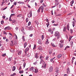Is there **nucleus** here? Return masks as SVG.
<instances>
[{
  "mask_svg": "<svg viewBox=\"0 0 76 76\" xmlns=\"http://www.w3.org/2000/svg\"><path fill=\"white\" fill-rule=\"evenodd\" d=\"M54 35L55 37H57V39H59L60 38V34L59 33L58 31H56Z\"/></svg>",
  "mask_w": 76,
  "mask_h": 76,
  "instance_id": "nucleus-1",
  "label": "nucleus"
},
{
  "mask_svg": "<svg viewBox=\"0 0 76 76\" xmlns=\"http://www.w3.org/2000/svg\"><path fill=\"white\" fill-rule=\"evenodd\" d=\"M26 23H27V22H28L29 20V19H28V18H26Z\"/></svg>",
  "mask_w": 76,
  "mask_h": 76,
  "instance_id": "nucleus-34",
  "label": "nucleus"
},
{
  "mask_svg": "<svg viewBox=\"0 0 76 76\" xmlns=\"http://www.w3.org/2000/svg\"><path fill=\"white\" fill-rule=\"evenodd\" d=\"M12 60V57L9 58V61H11V60Z\"/></svg>",
  "mask_w": 76,
  "mask_h": 76,
  "instance_id": "nucleus-51",
  "label": "nucleus"
},
{
  "mask_svg": "<svg viewBox=\"0 0 76 76\" xmlns=\"http://www.w3.org/2000/svg\"><path fill=\"white\" fill-rule=\"evenodd\" d=\"M63 31L64 32H65V31H66V28L65 26L64 27Z\"/></svg>",
  "mask_w": 76,
  "mask_h": 76,
  "instance_id": "nucleus-25",
  "label": "nucleus"
},
{
  "mask_svg": "<svg viewBox=\"0 0 76 76\" xmlns=\"http://www.w3.org/2000/svg\"><path fill=\"white\" fill-rule=\"evenodd\" d=\"M40 10H41V7H40L39 9H38V11H37V12L39 13V12H40Z\"/></svg>",
  "mask_w": 76,
  "mask_h": 76,
  "instance_id": "nucleus-32",
  "label": "nucleus"
},
{
  "mask_svg": "<svg viewBox=\"0 0 76 76\" xmlns=\"http://www.w3.org/2000/svg\"><path fill=\"white\" fill-rule=\"evenodd\" d=\"M61 57H62V55L61 54H59L57 56V57L59 58H61Z\"/></svg>",
  "mask_w": 76,
  "mask_h": 76,
  "instance_id": "nucleus-10",
  "label": "nucleus"
},
{
  "mask_svg": "<svg viewBox=\"0 0 76 76\" xmlns=\"http://www.w3.org/2000/svg\"><path fill=\"white\" fill-rule=\"evenodd\" d=\"M41 12L42 13V12H43V11L44 10V7H41Z\"/></svg>",
  "mask_w": 76,
  "mask_h": 76,
  "instance_id": "nucleus-19",
  "label": "nucleus"
},
{
  "mask_svg": "<svg viewBox=\"0 0 76 76\" xmlns=\"http://www.w3.org/2000/svg\"><path fill=\"white\" fill-rule=\"evenodd\" d=\"M44 58V57H42V56H40L39 58L41 59V61L39 63L40 64H41V63H42V62H44L43 61V60H42V58Z\"/></svg>",
  "mask_w": 76,
  "mask_h": 76,
  "instance_id": "nucleus-4",
  "label": "nucleus"
},
{
  "mask_svg": "<svg viewBox=\"0 0 76 76\" xmlns=\"http://www.w3.org/2000/svg\"><path fill=\"white\" fill-rule=\"evenodd\" d=\"M10 28V26H8L6 27H5L4 28V30H6V29H8V28Z\"/></svg>",
  "mask_w": 76,
  "mask_h": 76,
  "instance_id": "nucleus-24",
  "label": "nucleus"
},
{
  "mask_svg": "<svg viewBox=\"0 0 76 76\" xmlns=\"http://www.w3.org/2000/svg\"><path fill=\"white\" fill-rule=\"evenodd\" d=\"M10 50L11 53H14L15 52V51H14V49L13 48L11 49Z\"/></svg>",
  "mask_w": 76,
  "mask_h": 76,
  "instance_id": "nucleus-16",
  "label": "nucleus"
},
{
  "mask_svg": "<svg viewBox=\"0 0 76 76\" xmlns=\"http://www.w3.org/2000/svg\"><path fill=\"white\" fill-rule=\"evenodd\" d=\"M55 1L56 3V4H59V2H58V0H55Z\"/></svg>",
  "mask_w": 76,
  "mask_h": 76,
  "instance_id": "nucleus-22",
  "label": "nucleus"
},
{
  "mask_svg": "<svg viewBox=\"0 0 76 76\" xmlns=\"http://www.w3.org/2000/svg\"><path fill=\"white\" fill-rule=\"evenodd\" d=\"M48 58H49V57L48 56H47L46 57V60H48Z\"/></svg>",
  "mask_w": 76,
  "mask_h": 76,
  "instance_id": "nucleus-52",
  "label": "nucleus"
},
{
  "mask_svg": "<svg viewBox=\"0 0 76 76\" xmlns=\"http://www.w3.org/2000/svg\"><path fill=\"white\" fill-rule=\"evenodd\" d=\"M30 71H32L33 72H34V67H32L30 69Z\"/></svg>",
  "mask_w": 76,
  "mask_h": 76,
  "instance_id": "nucleus-8",
  "label": "nucleus"
},
{
  "mask_svg": "<svg viewBox=\"0 0 76 76\" xmlns=\"http://www.w3.org/2000/svg\"><path fill=\"white\" fill-rule=\"evenodd\" d=\"M50 33L51 34H52L53 33V31H52V30H51L50 32Z\"/></svg>",
  "mask_w": 76,
  "mask_h": 76,
  "instance_id": "nucleus-53",
  "label": "nucleus"
},
{
  "mask_svg": "<svg viewBox=\"0 0 76 76\" xmlns=\"http://www.w3.org/2000/svg\"><path fill=\"white\" fill-rule=\"evenodd\" d=\"M35 22L37 25H38L39 24V23H38V22L37 21H35Z\"/></svg>",
  "mask_w": 76,
  "mask_h": 76,
  "instance_id": "nucleus-31",
  "label": "nucleus"
},
{
  "mask_svg": "<svg viewBox=\"0 0 76 76\" xmlns=\"http://www.w3.org/2000/svg\"><path fill=\"white\" fill-rule=\"evenodd\" d=\"M50 61L51 62H52V63H54V60H53V59H50Z\"/></svg>",
  "mask_w": 76,
  "mask_h": 76,
  "instance_id": "nucleus-47",
  "label": "nucleus"
},
{
  "mask_svg": "<svg viewBox=\"0 0 76 76\" xmlns=\"http://www.w3.org/2000/svg\"><path fill=\"white\" fill-rule=\"evenodd\" d=\"M4 2L2 1L1 2L2 4L1 5V6H3V5L4 4Z\"/></svg>",
  "mask_w": 76,
  "mask_h": 76,
  "instance_id": "nucleus-45",
  "label": "nucleus"
},
{
  "mask_svg": "<svg viewBox=\"0 0 76 76\" xmlns=\"http://www.w3.org/2000/svg\"><path fill=\"white\" fill-rule=\"evenodd\" d=\"M32 34H31L30 35L29 37H32Z\"/></svg>",
  "mask_w": 76,
  "mask_h": 76,
  "instance_id": "nucleus-64",
  "label": "nucleus"
},
{
  "mask_svg": "<svg viewBox=\"0 0 76 76\" xmlns=\"http://www.w3.org/2000/svg\"><path fill=\"white\" fill-rule=\"evenodd\" d=\"M49 54H51L52 53V50H49Z\"/></svg>",
  "mask_w": 76,
  "mask_h": 76,
  "instance_id": "nucleus-21",
  "label": "nucleus"
},
{
  "mask_svg": "<svg viewBox=\"0 0 76 76\" xmlns=\"http://www.w3.org/2000/svg\"><path fill=\"white\" fill-rule=\"evenodd\" d=\"M35 58H39V56H38V53H36L34 56Z\"/></svg>",
  "mask_w": 76,
  "mask_h": 76,
  "instance_id": "nucleus-6",
  "label": "nucleus"
},
{
  "mask_svg": "<svg viewBox=\"0 0 76 76\" xmlns=\"http://www.w3.org/2000/svg\"><path fill=\"white\" fill-rule=\"evenodd\" d=\"M53 67L51 66L50 67V68L49 69V71L50 72H51L53 71Z\"/></svg>",
  "mask_w": 76,
  "mask_h": 76,
  "instance_id": "nucleus-9",
  "label": "nucleus"
},
{
  "mask_svg": "<svg viewBox=\"0 0 76 76\" xmlns=\"http://www.w3.org/2000/svg\"><path fill=\"white\" fill-rule=\"evenodd\" d=\"M19 73H23V71H20L19 72Z\"/></svg>",
  "mask_w": 76,
  "mask_h": 76,
  "instance_id": "nucleus-30",
  "label": "nucleus"
},
{
  "mask_svg": "<svg viewBox=\"0 0 76 76\" xmlns=\"http://www.w3.org/2000/svg\"><path fill=\"white\" fill-rule=\"evenodd\" d=\"M70 43L71 44V46H73V41L71 42Z\"/></svg>",
  "mask_w": 76,
  "mask_h": 76,
  "instance_id": "nucleus-36",
  "label": "nucleus"
},
{
  "mask_svg": "<svg viewBox=\"0 0 76 76\" xmlns=\"http://www.w3.org/2000/svg\"><path fill=\"white\" fill-rule=\"evenodd\" d=\"M44 37V35H42V40L43 39Z\"/></svg>",
  "mask_w": 76,
  "mask_h": 76,
  "instance_id": "nucleus-43",
  "label": "nucleus"
},
{
  "mask_svg": "<svg viewBox=\"0 0 76 76\" xmlns=\"http://www.w3.org/2000/svg\"><path fill=\"white\" fill-rule=\"evenodd\" d=\"M29 13L28 15V18H31L32 16V11H31L29 12Z\"/></svg>",
  "mask_w": 76,
  "mask_h": 76,
  "instance_id": "nucleus-5",
  "label": "nucleus"
},
{
  "mask_svg": "<svg viewBox=\"0 0 76 76\" xmlns=\"http://www.w3.org/2000/svg\"><path fill=\"white\" fill-rule=\"evenodd\" d=\"M37 63H38V62H37V61H36L35 62L33 63V64H34V65H35L37 64Z\"/></svg>",
  "mask_w": 76,
  "mask_h": 76,
  "instance_id": "nucleus-28",
  "label": "nucleus"
},
{
  "mask_svg": "<svg viewBox=\"0 0 76 76\" xmlns=\"http://www.w3.org/2000/svg\"><path fill=\"white\" fill-rule=\"evenodd\" d=\"M32 28V26L29 27H28V29L30 30Z\"/></svg>",
  "mask_w": 76,
  "mask_h": 76,
  "instance_id": "nucleus-48",
  "label": "nucleus"
},
{
  "mask_svg": "<svg viewBox=\"0 0 76 76\" xmlns=\"http://www.w3.org/2000/svg\"><path fill=\"white\" fill-rule=\"evenodd\" d=\"M9 20L10 21H12V20L11 19V17H10Z\"/></svg>",
  "mask_w": 76,
  "mask_h": 76,
  "instance_id": "nucleus-59",
  "label": "nucleus"
},
{
  "mask_svg": "<svg viewBox=\"0 0 76 76\" xmlns=\"http://www.w3.org/2000/svg\"><path fill=\"white\" fill-rule=\"evenodd\" d=\"M16 70V67L15 66H13L12 67V71H15Z\"/></svg>",
  "mask_w": 76,
  "mask_h": 76,
  "instance_id": "nucleus-14",
  "label": "nucleus"
},
{
  "mask_svg": "<svg viewBox=\"0 0 76 76\" xmlns=\"http://www.w3.org/2000/svg\"><path fill=\"white\" fill-rule=\"evenodd\" d=\"M17 3V2H15V1L14 2V5H16Z\"/></svg>",
  "mask_w": 76,
  "mask_h": 76,
  "instance_id": "nucleus-46",
  "label": "nucleus"
},
{
  "mask_svg": "<svg viewBox=\"0 0 76 76\" xmlns=\"http://www.w3.org/2000/svg\"><path fill=\"white\" fill-rule=\"evenodd\" d=\"M5 18H6V16H5V15L2 16V18H3V19H5Z\"/></svg>",
  "mask_w": 76,
  "mask_h": 76,
  "instance_id": "nucleus-57",
  "label": "nucleus"
},
{
  "mask_svg": "<svg viewBox=\"0 0 76 76\" xmlns=\"http://www.w3.org/2000/svg\"><path fill=\"white\" fill-rule=\"evenodd\" d=\"M17 17H21L22 16V15H17Z\"/></svg>",
  "mask_w": 76,
  "mask_h": 76,
  "instance_id": "nucleus-44",
  "label": "nucleus"
},
{
  "mask_svg": "<svg viewBox=\"0 0 76 76\" xmlns=\"http://www.w3.org/2000/svg\"><path fill=\"white\" fill-rule=\"evenodd\" d=\"M18 3H19V4H24V2L22 1H19L18 2Z\"/></svg>",
  "mask_w": 76,
  "mask_h": 76,
  "instance_id": "nucleus-18",
  "label": "nucleus"
},
{
  "mask_svg": "<svg viewBox=\"0 0 76 76\" xmlns=\"http://www.w3.org/2000/svg\"><path fill=\"white\" fill-rule=\"evenodd\" d=\"M36 45H34V47L33 48V50H35L36 48Z\"/></svg>",
  "mask_w": 76,
  "mask_h": 76,
  "instance_id": "nucleus-37",
  "label": "nucleus"
},
{
  "mask_svg": "<svg viewBox=\"0 0 76 76\" xmlns=\"http://www.w3.org/2000/svg\"><path fill=\"white\" fill-rule=\"evenodd\" d=\"M15 14H11L10 16V17H12V16H15Z\"/></svg>",
  "mask_w": 76,
  "mask_h": 76,
  "instance_id": "nucleus-33",
  "label": "nucleus"
},
{
  "mask_svg": "<svg viewBox=\"0 0 76 76\" xmlns=\"http://www.w3.org/2000/svg\"><path fill=\"white\" fill-rule=\"evenodd\" d=\"M43 2V0H40V3H42Z\"/></svg>",
  "mask_w": 76,
  "mask_h": 76,
  "instance_id": "nucleus-56",
  "label": "nucleus"
},
{
  "mask_svg": "<svg viewBox=\"0 0 76 76\" xmlns=\"http://www.w3.org/2000/svg\"><path fill=\"white\" fill-rule=\"evenodd\" d=\"M60 42H61L60 43V47L61 48L63 46V42H64L63 40H61L60 41Z\"/></svg>",
  "mask_w": 76,
  "mask_h": 76,
  "instance_id": "nucleus-3",
  "label": "nucleus"
},
{
  "mask_svg": "<svg viewBox=\"0 0 76 76\" xmlns=\"http://www.w3.org/2000/svg\"><path fill=\"white\" fill-rule=\"evenodd\" d=\"M14 7V5H12V6L10 8V9H12V8H13V7Z\"/></svg>",
  "mask_w": 76,
  "mask_h": 76,
  "instance_id": "nucleus-61",
  "label": "nucleus"
},
{
  "mask_svg": "<svg viewBox=\"0 0 76 76\" xmlns=\"http://www.w3.org/2000/svg\"><path fill=\"white\" fill-rule=\"evenodd\" d=\"M22 39H23V41H25V36H24L22 37Z\"/></svg>",
  "mask_w": 76,
  "mask_h": 76,
  "instance_id": "nucleus-20",
  "label": "nucleus"
},
{
  "mask_svg": "<svg viewBox=\"0 0 76 76\" xmlns=\"http://www.w3.org/2000/svg\"><path fill=\"white\" fill-rule=\"evenodd\" d=\"M74 3V0H72L70 2V4H73Z\"/></svg>",
  "mask_w": 76,
  "mask_h": 76,
  "instance_id": "nucleus-38",
  "label": "nucleus"
},
{
  "mask_svg": "<svg viewBox=\"0 0 76 76\" xmlns=\"http://www.w3.org/2000/svg\"><path fill=\"white\" fill-rule=\"evenodd\" d=\"M15 75H16V73H14L12 75H11V76H14Z\"/></svg>",
  "mask_w": 76,
  "mask_h": 76,
  "instance_id": "nucleus-40",
  "label": "nucleus"
},
{
  "mask_svg": "<svg viewBox=\"0 0 76 76\" xmlns=\"http://www.w3.org/2000/svg\"><path fill=\"white\" fill-rule=\"evenodd\" d=\"M51 45L52 46H53V47H56V46L54 45V44L53 43H52Z\"/></svg>",
  "mask_w": 76,
  "mask_h": 76,
  "instance_id": "nucleus-39",
  "label": "nucleus"
},
{
  "mask_svg": "<svg viewBox=\"0 0 76 76\" xmlns=\"http://www.w3.org/2000/svg\"><path fill=\"white\" fill-rule=\"evenodd\" d=\"M67 29L68 30V31H69V28H70V26H69V24L68 23L67 25Z\"/></svg>",
  "mask_w": 76,
  "mask_h": 76,
  "instance_id": "nucleus-11",
  "label": "nucleus"
},
{
  "mask_svg": "<svg viewBox=\"0 0 76 76\" xmlns=\"http://www.w3.org/2000/svg\"><path fill=\"white\" fill-rule=\"evenodd\" d=\"M15 37H16V39H18V37L17 36V35H16V34H15Z\"/></svg>",
  "mask_w": 76,
  "mask_h": 76,
  "instance_id": "nucleus-54",
  "label": "nucleus"
},
{
  "mask_svg": "<svg viewBox=\"0 0 76 76\" xmlns=\"http://www.w3.org/2000/svg\"><path fill=\"white\" fill-rule=\"evenodd\" d=\"M1 24H2V25H3V24L4 23V21H1Z\"/></svg>",
  "mask_w": 76,
  "mask_h": 76,
  "instance_id": "nucleus-49",
  "label": "nucleus"
},
{
  "mask_svg": "<svg viewBox=\"0 0 76 76\" xmlns=\"http://www.w3.org/2000/svg\"><path fill=\"white\" fill-rule=\"evenodd\" d=\"M73 24H72V25H73V27H74V26H75V22H72Z\"/></svg>",
  "mask_w": 76,
  "mask_h": 76,
  "instance_id": "nucleus-42",
  "label": "nucleus"
},
{
  "mask_svg": "<svg viewBox=\"0 0 76 76\" xmlns=\"http://www.w3.org/2000/svg\"><path fill=\"white\" fill-rule=\"evenodd\" d=\"M38 49L39 50H42V47H40L39 48H38Z\"/></svg>",
  "mask_w": 76,
  "mask_h": 76,
  "instance_id": "nucleus-23",
  "label": "nucleus"
},
{
  "mask_svg": "<svg viewBox=\"0 0 76 76\" xmlns=\"http://www.w3.org/2000/svg\"><path fill=\"white\" fill-rule=\"evenodd\" d=\"M31 22L29 21L28 24V26H30V25H31Z\"/></svg>",
  "mask_w": 76,
  "mask_h": 76,
  "instance_id": "nucleus-41",
  "label": "nucleus"
},
{
  "mask_svg": "<svg viewBox=\"0 0 76 76\" xmlns=\"http://www.w3.org/2000/svg\"><path fill=\"white\" fill-rule=\"evenodd\" d=\"M38 43L39 44H42V43L41 42V39H39L38 41Z\"/></svg>",
  "mask_w": 76,
  "mask_h": 76,
  "instance_id": "nucleus-13",
  "label": "nucleus"
},
{
  "mask_svg": "<svg viewBox=\"0 0 76 76\" xmlns=\"http://www.w3.org/2000/svg\"><path fill=\"white\" fill-rule=\"evenodd\" d=\"M29 48H28V47L25 50V53L26 54V53L27 52V51H29Z\"/></svg>",
  "mask_w": 76,
  "mask_h": 76,
  "instance_id": "nucleus-7",
  "label": "nucleus"
},
{
  "mask_svg": "<svg viewBox=\"0 0 76 76\" xmlns=\"http://www.w3.org/2000/svg\"><path fill=\"white\" fill-rule=\"evenodd\" d=\"M35 73H37L38 72V70L37 69H34Z\"/></svg>",
  "mask_w": 76,
  "mask_h": 76,
  "instance_id": "nucleus-29",
  "label": "nucleus"
},
{
  "mask_svg": "<svg viewBox=\"0 0 76 76\" xmlns=\"http://www.w3.org/2000/svg\"><path fill=\"white\" fill-rule=\"evenodd\" d=\"M61 15L60 14H58V15H56V16H60Z\"/></svg>",
  "mask_w": 76,
  "mask_h": 76,
  "instance_id": "nucleus-55",
  "label": "nucleus"
},
{
  "mask_svg": "<svg viewBox=\"0 0 76 76\" xmlns=\"http://www.w3.org/2000/svg\"><path fill=\"white\" fill-rule=\"evenodd\" d=\"M70 72V71L69 70V68L68 67L67 68V74H69Z\"/></svg>",
  "mask_w": 76,
  "mask_h": 76,
  "instance_id": "nucleus-12",
  "label": "nucleus"
},
{
  "mask_svg": "<svg viewBox=\"0 0 76 76\" xmlns=\"http://www.w3.org/2000/svg\"><path fill=\"white\" fill-rule=\"evenodd\" d=\"M26 66V63L24 62L23 64V66L24 68L25 67V66Z\"/></svg>",
  "mask_w": 76,
  "mask_h": 76,
  "instance_id": "nucleus-27",
  "label": "nucleus"
},
{
  "mask_svg": "<svg viewBox=\"0 0 76 76\" xmlns=\"http://www.w3.org/2000/svg\"><path fill=\"white\" fill-rule=\"evenodd\" d=\"M2 57H5V56H6V54H2Z\"/></svg>",
  "mask_w": 76,
  "mask_h": 76,
  "instance_id": "nucleus-50",
  "label": "nucleus"
},
{
  "mask_svg": "<svg viewBox=\"0 0 76 76\" xmlns=\"http://www.w3.org/2000/svg\"><path fill=\"white\" fill-rule=\"evenodd\" d=\"M15 29H16V31H18V27H16L15 28Z\"/></svg>",
  "mask_w": 76,
  "mask_h": 76,
  "instance_id": "nucleus-62",
  "label": "nucleus"
},
{
  "mask_svg": "<svg viewBox=\"0 0 76 76\" xmlns=\"http://www.w3.org/2000/svg\"><path fill=\"white\" fill-rule=\"evenodd\" d=\"M46 44H49V42L48 41V39H47L46 40Z\"/></svg>",
  "mask_w": 76,
  "mask_h": 76,
  "instance_id": "nucleus-17",
  "label": "nucleus"
},
{
  "mask_svg": "<svg viewBox=\"0 0 76 76\" xmlns=\"http://www.w3.org/2000/svg\"><path fill=\"white\" fill-rule=\"evenodd\" d=\"M70 31L71 34H72L73 32V30L71 29H70Z\"/></svg>",
  "mask_w": 76,
  "mask_h": 76,
  "instance_id": "nucleus-35",
  "label": "nucleus"
},
{
  "mask_svg": "<svg viewBox=\"0 0 76 76\" xmlns=\"http://www.w3.org/2000/svg\"><path fill=\"white\" fill-rule=\"evenodd\" d=\"M27 45V42H26L24 44V48H26V47Z\"/></svg>",
  "mask_w": 76,
  "mask_h": 76,
  "instance_id": "nucleus-15",
  "label": "nucleus"
},
{
  "mask_svg": "<svg viewBox=\"0 0 76 76\" xmlns=\"http://www.w3.org/2000/svg\"><path fill=\"white\" fill-rule=\"evenodd\" d=\"M42 68H44L45 69L46 68V66L47 65V64L45 63V62H42Z\"/></svg>",
  "mask_w": 76,
  "mask_h": 76,
  "instance_id": "nucleus-2",
  "label": "nucleus"
},
{
  "mask_svg": "<svg viewBox=\"0 0 76 76\" xmlns=\"http://www.w3.org/2000/svg\"><path fill=\"white\" fill-rule=\"evenodd\" d=\"M52 22L53 23H54L55 22V21H54V20H52Z\"/></svg>",
  "mask_w": 76,
  "mask_h": 76,
  "instance_id": "nucleus-63",
  "label": "nucleus"
},
{
  "mask_svg": "<svg viewBox=\"0 0 76 76\" xmlns=\"http://www.w3.org/2000/svg\"><path fill=\"white\" fill-rule=\"evenodd\" d=\"M22 54V51H20L18 53V54L19 55H20Z\"/></svg>",
  "mask_w": 76,
  "mask_h": 76,
  "instance_id": "nucleus-26",
  "label": "nucleus"
},
{
  "mask_svg": "<svg viewBox=\"0 0 76 76\" xmlns=\"http://www.w3.org/2000/svg\"><path fill=\"white\" fill-rule=\"evenodd\" d=\"M58 70H57L55 71L56 72V73H58Z\"/></svg>",
  "mask_w": 76,
  "mask_h": 76,
  "instance_id": "nucleus-58",
  "label": "nucleus"
},
{
  "mask_svg": "<svg viewBox=\"0 0 76 76\" xmlns=\"http://www.w3.org/2000/svg\"><path fill=\"white\" fill-rule=\"evenodd\" d=\"M75 58L74 57H72V60L73 61V60H74V59Z\"/></svg>",
  "mask_w": 76,
  "mask_h": 76,
  "instance_id": "nucleus-60",
  "label": "nucleus"
}]
</instances>
